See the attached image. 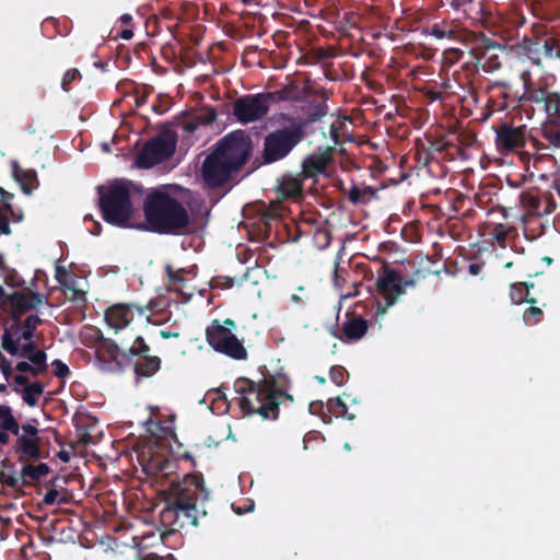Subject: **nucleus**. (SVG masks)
I'll return each mask as SVG.
<instances>
[{"mask_svg":"<svg viewBox=\"0 0 560 560\" xmlns=\"http://www.w3.org/2000/svg\"><path fill=\"white\" fill-rule=\"evenodd\" d=\"M161 494L164 508L160 512V522L170 533L197 527L200 518L207 516L205 503L208 501L209 492L200 472L186 474L182 479H172Z\"/></svg>","mask_w":560,"mask_h":560,"instance_id":"obj_1","label":"nucleus"},{"mask_svg":"<svg viewBox=\"0 0 560 560\" xmlns=\"http://www.w3.org/2000/svg\"><path fill=\"white\" fill-rule=\"evenodd\" d=\"M290 377L282 372L264 375L259 382L240 377L234 382L237 402L244 415H259L264 420H277L283 400L294 401L289 393Z\"/></svg>","mask_w":560,"mask_h":560,"instance_id":"obj_2","label":"nucleus"},{"mask_svg":"<svg viewBox=\"0 0 560 560\" xmlns=\"http://www.w3.org/2000/svg\"><path fill=\"white\" fill-rule=\"evenodd\" d=\"M253 141L244 130L233 131L223 137L215 150L203 162L202 174L210 186H219L240 170L248 160Z\"/></svg>","mask_w":560,"mask_h":560,"instance_id":"obj_3","label":"nucleus"},{"mask_svg":"<svg viewBox=\"0 0 560 560\" xmlns=\"http://www.w3.org/2000/svg\"><path fill=\"white\" fill-rule=\"evenodd\" d=\"M144 214L151 230L156 232L179 234L189 226L186 209L165 190H155L147 197Z\"/></svg>","mask_w":560,"mask_h":560,"instance_id":"obj_4","label":"nucleus"},{"mask_svg":"<svg viewBox=\"0 0 560 560\" xmlns=\"http://www.w3.org/2000/svg\"><path fill=\"white\" fill-rule=\"evenodd\" d=\"M26 282H4L0 284V314L8 313L19 320L26 312L44 304L46 296L32 290L20 289Z\"/></svg>","mask_w":560,"mask_h":560,"instance_id":"obj_5","label":"nucleus"},{"mask_svg":"<svg viewBox=\"0 0 560 560\" xmlns=\"http://www.w3.org/2000/svg\"><path fill=\"white\" fill-rule=\"evenodd\" d=\"M131 184L127 180H115L107 186V192L101 197L104 219L116 225H124L131 217Z\"/></svg>","mask_w":560,"mask_h":560,"instance_id":"obj_6","label":"nucleus"},{"mask_svg":"<svg viewBox=\"0 0 560 560\" xmlns=\"http://www.w3.org/2000/svg\"><path fill=\"white\" fill-rule=\"evenodd\" d=\"M206 340L217 352L223 353L234 360H245L247 351L236 336L219 320H213L206 329Z\"/></svg>","mask_w":560,"mask_h":560,"instance_id":"obj_7","label":"nucleus"},{"mask_svg":"<svg viewBox=\"0 0 560 560\" xmlns=\"http://www.w3.org/2000/svg\"><path fill=\"white\" fill-rule=\"evenodd\" d=\"M272 100L271 93L241 96L233 103V115L243 125L261 120L267 116Z\"/></svg>","mask_w":560,"mask_h":560,"instance_id":"obj_8","label":"nucleus"},{"mask_svg":"<svg viewBox=\"0 0 560 560\" xmlns=\"http://www.w3.org/2000/svg\"><path fill=\"white\" fill-rule=\"evenodd\" d=\"M299 141V133L289 129H281L267 135L262 152L265 163H273L285 158Z\"/></svg>","mask_w":560,"mask_h":560,"instance_id":"obj_9","label":"nucleus"},{"mask_svg":"<svg viewBox=\"0 0 560 560\" xmlns=\"http://www.w3.org/2000/svg\"><path fill=\"white\" fill-rule=\"evenodd\" d=\"M176 140L172 135H162L148 142L138 156L140 167H152L165 159L170 158L175 151Z\"/></svg>","mask_w":560,"mask_h":560,"instance_id":"obj_10","label":"nucleus"},{"mask_svg":"<svg viewBox=\"0 0 560 560\" xmlns=\"http://www.w3.org/2000/svg\"><path fill=\"white\" fill-rule=\"evenodd\" d=\"M143 472L148 476H168L176 465L168 453L163 450L149 446L138 456Z\"/></svg>","mask_w":560,"mask_h":560,"instance_id":"obj_11","label":"nucleus"},{"mask_svg":"<svg viewBox=\"0 0 560 560\" xmlns=\"http://www.w3.org/2000/svg\"><path fill=\"white\" fill-rule=\"evenodd\" d=\"M133 308H136L140 314L143 312V306L141 305L124 303L115 304L105 312V319L117 332L128 326L133 319Z\"/></svg>","mask_w":560,"mask_h":560,"instance_id":"obj_12","label":"nucleus"},{"mask_svg":"<svg viewBox=\"0 0 560 560\" xmlns=\"http://www.w3.org/2000/svg\"><path fill=\"white\" fill-rule=\"evenodd\" d=\"M525 143L524 128L501 126L497 131V145L504 151H512Z\"/></svg>","mask_w":560,"mask_h":560,"instance_id":"obj_13","label":"nucleus"},{"mask_svg":"<svg viewBox=\"0 0 560 560\" xmlns=\"http://www.w3.org/2000/svg\"><path fill=\"white\" fill-rule=\"evenodd\" d=\"M369 329V323L361 315L346 313V320L342 324V332L349 340L361 339Z\"/></svg>","mask_w":560,"mask_h":560,"instance_id":"obj_14","label":"nucleus"},{"mask_svg":"<svg viewBox=\"0 0 560 560\" xmlns=\"http://www.w3.org/2000/svg\"><path fill=\"white\" fill-rule=\"evenodd\" d=\"M401 283L413 285L416 282H375L377 294L385 300V306L381 310L382 313L392 306L397 298L405 292Z\"/></svg>","mask_w":560,"mask_h":560,"instance_id":"obj_15","label":"nucleus"},{"mask_svg":"<svg viewBox=\"0 0 560 560\" xmlns=\"http://www.w3.org/2000/svg\"><path fill=\"white\" fill-rule=\"evenodd\" d=\"M331 160V154L329 149H325L324 151H318L311 154L303 162V173L306 177L314 176L318 173L324 172L325 167Z\"/></svg>","mask_w":560,"mask_h":560,"instance_id":"obj_16","label":"nucleus"},{"mask_svg":"<svg viewBox=\"0 0 560 560\" xmlns=\"http://www.w3.org/2000/svg\"><path fill=\"white\" fill-rule=\"evenodd\" d=\"M132 362L137 382L140 378H148L155 375L161 370L162 364V360L158 355H149L136 359Z\"/></svg>","mask_w":560,"mask_h":560,"instance_id":"obj_17","label":"nucleus"},{"mask_svg":"<svg viewBox=\"0 0 560 560\" xmlns=\"http://www.w3.org/2000/svg\"><path fill=\"white\" fill-rule=\"evenodd\" d=\"M1 346L11 355L26 359L33 351L37 349L34 341H28L27 343L20 347L19 340H14L8 329L2 335Z\"/></svg>","mask_w":560,"mask_h":560,"instance_id":"obj_18","label":"nucleus"},{"mask_svg":"<svg viewBox=\"0 0 560 560\" xmlns=\"http://www.w3.org/2000/svg\"><path fill=\"white\" fill-rule=\"evenodd\" d=\"M18 441L15 451L20 453V460L38 459L42 457L39 439L28 438L26 435H16Z\"/></svg>","mask_w":560,"mask_h":560,"instance_id":"obj_19","label":"nucleus"},{"mask_svg":"<svg viewBox=\"0 0 560 560\" xmlns=\"http://www.w3.org/2000/svg\"><path fill=\"white\" fill-rule=\"evenodd\" d=\"M12 175L20 184L23 192L31 195L37 186L36 173L34 171L23 170L16 161H12Z\"/></svg>","mask_w":560,"mask_h":560,"instance_id":"obj_20","label":"nucleus"},{"mask_svg":"<svg viewBox=\"0 0 560 560\" xmlns=\"http://www.w3.org/2000/svg\"><path fill=\"white\" fill-rule=\"evenodd\" d=\"M277 190L282 197H301L302 179L299 176H283L281 179H278Z\"/></svg>","mask_w":560,"mask_h":560,"instance_id":"obj_21","label":"nucleus"},{"mask_svg":"<svg viewBox=\"0 0 560 560\" xmlns=\"http://www.w3.org/2000/svg\"><path fill=\"white\" fill-rule=\"evenodd\" d=\"M50 472V468L45 463L38 465L27 464L21 469V477L25 481V486H31L33 481H38Z\"/></svg>","mask_w":560,"mask_h":560,"instance_id":"obj_22","label":"nucleus"},{"mask_svg":"<svg viewBox=\"0 0 560 560\" xmlns=\"http://www.w3.org/2000/svg\"><path fill=\"white\" fill-rule=\"evenodd\" d=\"M14 390L22 396V399L26 405L35 407L38 401L37 397L44 393V385L39 381H36L22 389L15 387Z\"/></svg>","mask_w":560,"mask_h":560,"instance_id":"obj_23","label":"nucleus"},{"mask_svg":"<svg viewBox=\"0 0 560 560\" xmlns=\"http://www.w3.org/2000/svg\"><path fill=\"white\" fill-rule=\"evenodd\" d=\"M151 352L150 346L145 342L142 337H137L132 345L122 352V359L133 361V359H140L149 357Z\"/></svg>","mask_w":560,"mask_h":560,"instance_id":"obj_24","label":"nucleus"},{"mask_svg":"<svg viewBox=\"0 0 560 560\" xmlns=\"http://www.w3.org/2000/svg\"><path fill=\"white\" fill-rule=\"evenodd\" d=\"M534 288V282H512L511 299L514 303L527 302L536 303L534 298H529V289Z\"/></svg>","mask_w":560,"mask_h":560,"instance_id":"obj_25","label":"nucleus"},{"mask_svg":"<svg viewBox=\"0 0 560 560\" xmlns=\"http://www.w3.org/2000/svg\"><path fill=\"white\" fill-rule=\"evenodd\" d=\"M0 429L10 431L13 435H19L20 423L13 416L10 406L0 405Z\"/></svg>","mask_w":560,"mask_h":560,"instance_id":"obj_26","label":"nucleus"},{"mask_svg":"<svg viewBox=\"0 0 560 560\" xmlns=\"http://www.w3.org/2000/svg\"><path fill=\"white\" fill-rule=\"evenodd\" d=\"M78 282H59L63 295L75 303L84 304L86 302L88 289L77 287Z\"/></svg>","mask_w":560,"mask_h":560,"instance_id":"obj_27","label":"nucleus"},{"mask_svg":"<svg viewBox=\"0 0 560 560\" xmlns=\"http://www.w3.org/2000/svg\"><path fill=\"white\" fill-rule=\"evenodd\" d=\"M327 408L328 411L335 413L336 417H342L349 420L354 419V415L348 412V407L340 397L329 398Z\"/></svg>","mask_w":560,"mask_h":560,"instance_id":"obj_28","label":"nucleus"},{"mask_svg":"<svg viewBox=\"0 0 560 560\" xmlns=\"http://www.w3.org/2000/svg\"><path fill=\"white\" fill-rule=\"evenodd\" d=\"M27 360L31 362L33 366H35L36 373L40 375L44 374L48 370L47 365V354L44 350L36 349L28 357Z\"/></svg>","mask_w":560,"mask_h":560,"instance_id":"obj_29","label":"nucleus"},{"mask_svg":"<svg viewBox=\"0 0 560 560\" xmlns=\"http://www.w3.org/2000/svg\"><path fill=\"white\" fill-rule=\"evenodd\" d=\"M373 196L374 192L370 187L353 186L348 192V197L353 203H365Z\"/></svg>","mask_w":560,"mask_h":560,"instance_id":"obj_30","label":"nucleus"},{"mask_svg":"<svg viewBox=\"0 0 560 560\" xmlns=\"http://www.w3.org/2000/svg\"><path fill=\"white\" fill-rule=\"evenodd\" d=\"M197 268L191 266L190 268H173L172 266H166V271L170 280H184L186 277H197Z\"/></svg>","mask_w":560,"mask_h":560,"instance_id":"obj_31","label":"nucleus"},{"mask_svg":"<svg viewBox=\"0 0 560 560\" xmlns=\"http://www.w3.org/2000/svg\"><path fill=\"white\" fill-rule=\"evenodd\" d=\"M125 350H120L118 345L108 339H104L100 347V352L107 354L112 360L117 361L118 357H122V352Z\"/></svg>","mask_w":560,"mask_h":560,"instance_id":"obj_32","label":"nucleus"},{"mask_svg":"<svg viewBox=\"0 0 560 560\" xmlns=\"http://www.w3.org/2000/svg\"><path fill=\"white\" fill-rule=\"evenodd\" d=\"M348 376H349V374L343 366L334 365L330 368L329 377H330V381L335 385H337V386L343 385L346 383Z\"/></svg>","mask_w":560,"mask_h":560,"instance_id":"obj_33","label":"nucleus"},{"mask_svg":"<svg viewBox=\"0 0 560 560\" xmlns=\"http://www.w3.org/2000/svg\"><path fill=\"white\" fill-rule=\"evenodd\" d=\"M524 320L526 325H535L540 322L542 311L539 307L530 306L524 312Z\"/></svg>","mask_w":560,"mask_h":560,"instance_id":"obj_34","label":"nucleus"},{"mask_svg":"<svg viewBox=\"0 0 560 560\" xmlns=\"http://www.w3.org/2000/svg\"><path fill=\"white\" fill-rule=\"evenodd\" d=\"M217 118V114L214 109L212 108H205L200 110L199 114L196 115V119L201 125H210L212 124Z\"/></svg>","mask_w":560,"mask_h":560,"instance_id":"obj_35","label":"nucleus"},{"mask_svg":"<svg viewBox=\"0 0 560 560\" xmlns=\"http://www.w3.org/2000/svg\"><path fill=\"white\" fill-rule=\"evenodd\" d=\"M51 366L54 368V375L56 377L65 378L70 374L68 365L59 359H55L51 362Z\"/></svg>","mask_w":560,"mask_h":560,"instance_id":"obj_36","label":"nucleus"},{"mask_svg":"<svg viewBox=\"0 0 560 560\" xmlns=\"http://www.w3.org/2000/svg\"><path fill=\"white\" fill-rule=\"evenodd\" d=\"M59 497V492L58 490L56 489H50L46 492V494L44 495V499H43V502L47 505H54L55 503H59V504H65L67 503V500L66 498H60L58 499Z\"/></svg>","mask_w":560,"mask_h":560,"instance_id":"obj_37","label":"nucleus"},{"mask_svg":"<svg viewBox=\"0 0 560 560\" xmlns=\"http://www.w3.org/2000/svg\"><path fill=\"white\" fill-rule=\"evenodd\" d=\"M5 486L12 488L14 491H22L23 487H25V481H23L22 477H16L13 475H9L4 482Z\"/></svg>","mask_w":560,"mask_h":560,"instance_id":"obj_38","label":"nucleus"},{"mask_svg":"<svg viewBox=\"0 0 560 560\" xmlns=\"http://www.w3.org/2000/svg\"><path fill=\"white\" fill-rule=\"evenodd\" d=\"M0 371L7 380L13 376L14 369L12 368V362L5 357H2L0 360Z\"/></svg>","mask_w":560,"mask_h":560,"instance_id":"obj_39","label":"nucleus"},{"mask_svg":"<svg viewBox=\"0 0 560 560\" xmlns=\"http://www.w3.org/2000/svg\"><path fill=\"white\" fill-rule=\"evenodd\" d=\"M14 370L19 371L20 373H31L33 376H39V373L34 372L35 366H33L30 362L26 361H20L16 363Z\"/></svg>","mask_w":560,"mask_h":560,"instance_id":"obj_40","label":"nucleus"},{"mask_svg":"<svg viewBox=\"0 0 560 560\" xmlns=\"http://www.w3.org/2000/svg\"><path fill=\"white\" fill-rule=\"evenodd\" d=\"M170 305V300H165L164 298H159L158 300H150L147 305L151 312L162 310Z\"/></svg>","mask_w":560,"mask_h":560,"instance_id":"obj_41","label":"nucleus"},{"mask_svg":"<svg viewBox=\"0 0 560 560\" xmlns=\"http://www.w3.org/2000/svg\"><path fill=\"white\" fill-rule=\"evenodd\" d=\"M79 75V72L78 70L75 69H71V70H68L65 74H63V78H62V81H61V86L65 91H68L69 88L68 85L77 79V77Z\"/></svg>","mask_w":560,"mask_h":560,"instance_id":"obj_42","label":"nucleus"},{"mask_svg":"<svg viewBox=\"0 0 560 560\" xmlns=\"http://www.w3.org/2000/svg\"><path fill=\"white\" fill-rule=\"evenodd\" d=\"M491 235L494 240L502 244L508 236V230L502 225H497L493 228Z\"/></svg>","mask_w":560,"mask_h":560,"instance_id":"obj_43","label":"nucleus"},{"mask_svg":"<svg viewBox=\"0 0 560 560\" xmlns=\"http://www.w3.org/2000/svg\"><path fill=\"white\" fill-rule=\"evenodd\" d=\"M40 323L42 319L37 315H28L23 322V327L35 331Z\"/></svg>","mask_w":560,"mask_h":560,"instance_id":"obj_44","label":"nucleus"},{"mask_svg":"<svg viewBox=\"0 0 560 560\" xmlns=\"http://www.w3.org/2000/svg\"><path fill=\"white\" fill-rule=\"evenodd\" d=\"M545 55L548 57H552L553 55L560 58V47L555 42H546L544 45Z\"/></svg>","mask_w":560,"mask_h":560,"instance_id":"obj_45","label":"nucleus"},{"mask_svg":"<svg viewBox=\"0 0 560 560\" xmlns=\"http://www.w3.org/2000/svg\"><path fill=\"white\" fill-rule=\"evenodd\" d=\"M21 429L23 431L22 435L38 439V429L35 425H33L31 423H25L23 425H20V430Z\"/></svg>","mask_w":560,"mask_h":560,"instance_id":"obj_46","label":"nucleus"},{"mask_svg":"<svg viewBox=\"0 0 560 560\" xmlns=\"http://www.w3.org/2000/svg\"><path fill=\"white\" fill-rule=\"evenodd\" d=\"M0 233L4 234V235L11 234V229H10L9 220L2 213H0Z\"/></svg>","mask_w":560,"mask_h":560,"instance_id":"obj_47","label":"nucleus"},{"mask_svg":"<svg viewBox=\"0 0 560 560\" xmlns=\"http://www.w3.org/2000/svg\"><path fill=\"white\" fill-rule=\"evenodd\" d=\"M34 332L35 331L23 327L21 335L15 340H19V342H21V340L32 341Z\"/></svg>","mask_w":560,"mask_h":560,"instance_id":"obj_48","label":"nucleus"},{"mask_svg":"<svg viewBox=\"0 0 560 560\" xmlns=\"http://www.w3.org/2000/svg\"><path fill=\"white\" fill-rule=\"evenodd\" d=\"M13 381L16 385H20V386H27L30 384V380L26 375L24 374H18L13 377Z\"/></svg>","mask_w":560,"mask_h":560,"instance_id":"obj_49","label":"nucleus"},{"mask_svg":"<svg viewBox=\"0 0 560 560\" xmlns=\"http://www.w3.org/2000/svg\"><path fill=\"white\" fill-rule=\"evenodd\" d=\"M324 404L323 401H313L310 404V412L313 415L318 413L320 410H323Z\"/></svg>","mask_w":560,"mask_h":560,"instance_id":"obj_50","label":"nucleus"},{"mask_svg":"<svg viewBox=\"0 0 560 560\" xmlns=\"http://www.w3.org/2000/svg\"><path fill=\"white\" fill-rule=\"evenodd\" d=\"M200 124L198 122V120L196 119V117L194 118V120L191 121H187L184 124V129L188 132H192L194 130L197 129V127L199 126Z\"/></svg>","mask_w":560,"mask_h":560,"instance_id":"obj_51","label":"nucleus"},{"mask_svg":"<svg viewBox=\"0 0 560 560\" xmlns=\"http://www.w3.org/2000/svg\"><path fill=\"white\" fill-rule=\"evenodd\" d=\"M68 276V271L65 267L57 265L56 266V279L61 280Z\"/></svg>","mask_w":560,"mask_h":560,"instance_id":"obj_52","label":"nucleus"},{"mask_svg":"<svg viewBox=\"0 0 560 560\" xmlns=\"http://www.w3.org/2000/svg\"><path fill=\"white\" fill-rule=\"evenodd\" d=\"M9 433H11V432L0 429V444L1 445H7L10 442Z\"/></svg>","mask_w":560,"mask_h":560,"instance_id":"obj_53","label":"nucleus"},{"mask_svg":"<svg viewBox=\"0 0 560 560\" xmlns=\"http://www.w3.org/2000/svg\"><path fill=\"white\" fill-rule=\"evenodd\" d=\"M210 288H222V289H229L232 287L233 282H208Z\"/></svg>","mask_w":560,"mask_h":560,"instance_id":"obj_54","label":"nucleus"},{"mask_svg":"<svg viewBox=\"0 0 560 560\" xmlns=\"http://www.w3.org/2000/svg\"><path fill=\"white\" fill-rule=\"evenodd\" d=\"M160 335L163 339L178 338L179 334L175 331L161 330Z\"/></svg>","mask_w":560,"mask_h":560,"instance_id":"obj_55","label":"nucleus"},{"mask_svg":"<svg viewBox=\"0 0 560 560\" xmlns=\"http://www.w3.org/2000/svg\"><path fill=\"white\" fill-rule=\"evenodd\" d=\"M481 267H482V266H481V265H479V264H471V265L469 266V273H470L471 276H478V275H479V271H480V269H481Z\"/></svg>","mask_w":560,"mask_h":560,"instance_id":"obj_56","label":"nucleus"},{"mask_svg":"<svg viewBox=\"0 0 560 560\" xmlns=\"http://www.w3.org/2000/svg\"><path fill=\"white\" fill-rule=\"evenodd\" d=\"M58 457L63 462V463H68L70 460V455L68 452L66 451H60L58 453Z\"/></svg>","mask_w":560,"mask_h":560,"instance_id":"obj_57","label":"nucleus"},{"mask_svg":"<svg viewBox=\"0 0 560 560\" xmlns=\"http://www.w3.org/2000/svg\"><path fill=\"white\" fill-rule=\"evenodd\" d=\"M0 192L2 194V201L5 206V208L11 211V206L7 199L8 194L2 188H0Z\"/></svg>","mask_w":560,"mask_h":560,"instance_id":"obj_58","label":"nucleus"},{"mask_svg":"<svg viewBox=\"0 0 560 560\" xmlns=\"http://www.w3.org/2000/svg\"><path fill=\"white\" fill-rule=\"evenodd\" d=\"M432 34L436 37V38H443L445 36V32L442 31V30H439V28H434L432 31Z\"/></svg>","mask_w":560,"mask_h":560,"instance_id":"obj_59","label":"nucleus"},{"mask_svg":"<svg viewBox=\"0 0 560 560\" xmlns=\"http://www.w3.org/2000/svg\"><path fill=\"white\" fill-rule=\"evenodd\" d=\"M132 31L131 30H124L121 32V38L124 39H130L132 37Z\"/></svg>","mask_w":560,"mask_h":560,"instance_id":"obj_60","label":"nucleus"},{"mask_svg":"<svg viewBox=\"0 0 560 560\" xmlns=\"http://www.w3.org/2000/svg\"><path fill=\"white\" fill-rule=\"evenodd\" d=\"M382 280H390V281H394V280H397V275L395 271H390L388 272V275L383 278Z\"/></svg>","mask_w":560,"mask_h":560,"instance_id":"obj_61","label":"nucleus"},{"mask_svg":"<svg viewBox=\"0 0 560 560\" xmlns=\"http://www.w3.org/2000/svg\"><path fill=\"white\" fill-rule=\"evenodd\" d=\"M183 457L187 460H190L192 463V465L195 466V460H194V457L192 455L189 453V452H184L183 453Z\"/></svg>","mask_w":560,"mask_h":560,"instance_id":"obj_62","label":"nucleus"},{"mask_svg":"<svg viewBox=\"0 0 560 560\" xmlns=\"http://www.w3.org/2000/svg\"><path fill=\"white\" fill-rule=\"evenodd\" d=\"M120 20L124 24H128L131 21V16L129 14H124Z\"/></svg>","mask_w":560,"mask_h":560,"instance_id":"obj_63","label":"nucleus"},{"mask_svg":"<svg viewBox=\"0 0 560 560\" xmlns=\"http://www.w3.org/2000/svg\"><path fill=\"white\" fill-rule=\"evenodd\" d=\"M142 560H159V557L154 553H150L147 557H144Z\"/></svg>","mask_w":560,"mask_h":560,"instance_id":"obj_64","label":"nucleus"}]
</instances>
